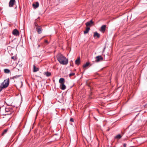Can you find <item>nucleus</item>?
I'll list each match as a JSON object with an SVG mask.
<instances>
[{"mask_svg":"<svg viewBox=\"0 0 147 147\" xmlns=\"http://www.w3.org/2000/svg\"><path fill=\"white\" fill-rule=\"evenodd\" d=\"M89 64H90L89 63V62L86 63L85 64H84L83 65V68H85L86 67H88L89 65Z\"/></svg>","mask_w":147,"mask_h":147,"instance_id":"19","label":"nucleus"},{"mask_svg":"<svg viewBox=\"0 0 147 147\" xmlns=\"http://www.w3.org/2000/svg\"><path fill=\"white\" fill-rule=\"evenodd\" d=\"M44 74L46 75L47 76L49 77L51 76V73L48 72H46L44 73Z\"/></svg>","mask_w":147,"mask_h":147,"instance_id":"17","label":"nucleus"},{"mask_svg":"<svg viewBox=\"0 0 147 147\" xmlns=\"http://www.w3.org/2000/svg\"><path fill=\"white\" fill-rule=\"evenodd\" d=\"M97 36L98 38H99L100 36V34L96 32L94 33V37Z\"/></svg>","mask_w":147,"mask_h":147,"instance_id":"13","label":"nucleus"},{"mask_svg":"<svg viewBox=\"0 0 147 147\" xmlns=\"http://www.w3.org/2000/svg\"><path fill=\"white\" fill-rule=\"evenodd\" d=\"M60 88L62 90H64L66 88V86L64 84H61L60 86Z\"/></svg>","mask_w":147,"mask_h":147,"instance_id":"9","label":"nucleus"},{"mask_svg":"<svg viewBox=\"0 0 147 147\" xmlns=\"http://www.w3.org/2000/svg\"><path fill=\"white\" fill-rule=\"evenodd\" d=\"M12 34L15 36L18 35L19 34V31L16 29H15L12 32Z\"/></svg>","mask_w":147,"mask_h":147,"instance_id":"6","label":"nucleus"},{"mask_svg":"<svg viewBox=\"0 0 147 147\" xmlns=\"http://www.w3.org/2000/svg\"><path fill=\"white\" fill-rule=\"evenodd\" d=\"M75 63L76 65H78L80 63V57H78L77 59L76 60Z\"/></svg>","mask_w":147,"mask_h":147,"instance_id":"11","label":"nucleus"},{"mask_svg":"<svg viewBox=\"0 0 147 147\" xmlns=\"http://www.w3.org/2000/svg\"><path fill=\"white\" fill-rule=\"evenodd\" d=\"M122 136L120 134H119L117 135L115 137V139H120Z\"/></svg>","mask_w":147,"mask_h":147,"instance_id":"15","label":"nucleus"},{"mask_svg":"<svg viewBox=\"0 0 147 147\" xmlns=\"http://www.w3.org/2000/svg\"><path fill=\"white\" fill-rule=\"evenodd\" d=\"M95 61L96 62H98L100 61H102L103 59V57L101 55L95 57Z\"/></svg>","mask_w":147,"mask_h":147,"instance_id":"3","label":"nucleus"},{"mask_svg":"<svg viewBox=\"0 0 147 147\" xmlns=\"http://www.w3.org/2000/svg\"><path fill=\"white\" fill-rule=\"evenodd\" d=\"M35 26H36V27H37L38 26H39L36 23H35Z\"/></svg>","mask_w":147,"mask_h":147,"instance_id":"24","label":"nucleus"},{"mask_svg":"<svg viewBox=\"0 0 147 147\" xmlns=\"http://www.w3.org/2000/svg\"><path fill=\"white\" fill-rule=\"evenodd\" d=\"M36 29L38 32V33L39 34H40L41 33L42 29L40 26H38L37 27H36Z\"/></svg>","mask_w":147,"mask_h":147,"instance_id":"4","label":"nucleus"},{"mask_svg":"<svg viewBox=\"0 0 147 147\" xmlns=\"http://www.w3.org/2000/svg\"><path fill=\"white\" fill-rule=\"evenodd\" d=\"M3 88L0 85V92L2 90Z\"/></svg>","mask_w":147,"mask_h":147,"instance_id":"23","label":"nucleus"},{"mask_svg":"<svg viewBox=\"0 0 147 147\" xmlns=\"http://www.w3.org/2000/svg\"><path fill=\"white\" fill-rule=\"evenodd\" d=\"M59 82L61 84H64L65 81L63 78H60L59 80Z\"/></svg>","mask_w":147,"mask_h":147,"instance_id":"8","label":"nucleus"},{"mask_svg":"<svg viewBox=\"0 0 147 147\" xmlns=\"http://www.w3.org/2000/svg\"><path fill=\"white\" fill-rule=\"evenodd\" d=\"M124 147H126V144H124L123 145Z\"/></svg>","mask_w":147,"mask_h":147,"instance_id":"27","label":"nucleus"},{"mask_svg":"<svg viewBox=\"0 0 147 147\" xmlns=\"http://www.w3.org/2000/svg\"><path fill=\"white\" fill-rule=\"evenodd\" d=\"M74 76V73H71V74H69V76L70 77H71V76Z\"/></svg>","mask_w":147,"mask_h":147,"instance_id":"22","label":"nucleus"},{"mask_svg":"<svg viewBox=\"0 0 147 147\" xmlns=\"http://www.w3.org/2000/svg\"><path fill=\"white\" fill-rule=\"evenodd\" d=\"M90 30V28L89 27H87L86 28L85 30L84 31V34H86Z\"/></svg>","mask_w":147,"mask_h":147,"instance_id":"14","label":"nucleus"},{"mask_svg":"<svg viewBox=\"0 0 147 147\" xmlns=\"http://www.w3.org/2000/svg\"><path fill=\"white\" fill-rule=\"evenodd\" d=\"M70 121H74V119H73V118H71L70 119Z\"/></svg>","mask_w":147,"mask_h":147,"instance_id":"25","label":"nucleus"},{"mask_svg":"<svg viewBox=\"0 0 147 147\" xmlns=\"http://www.w3.org/2000/svg\"><path fill=\"white\" fill-rule=\"evenodd\" d=\"M7 129H5L2 133V136H3L5 134H6L7 133Z\"/></svg>","mask_w":147,"mask_h":147,"instance_id":"20","label":"nucleus"},{"mask_svg":"<svg viewBox=\"0 0 147 147\" xmlns=\"http://www.w3.org/2000/svg\"><path fill=\"white\" fill-rule=\"evenodd\" d=\"M9 79L7 78L6 80H4V81L1 83V85L0 86H1L3 89L7 87L9 85Z\"/></svg>","mask_w":147,"mask_h":147,"instance_id":"2","label":"nucleus"},{"mask_svg":"<svg viewBox=\"0 0 147 147\" xmlns=\"http://www.w3.org/2000/svg\"><path fill=\"white\" fill-rule=\"evenodd\" d=\"M45 42L48 44V41L47 40H45Z\"/></svg>","mask_w":147,"mask_h":147,"instance_id":"26","label":"nucleus"},{"mask_svg":"<svg viewBox=\"0 0 147 147\" xmlns=\"http://www.w3.org/2000/svg\"><path fill=\"white\" fill-rule=\"evenodd\" d=\"M39 69L38 68L36 67L35 65H33V71L35 72L38 71Z\"/></svg>","mask_w":147,"mask_h":147,"instance_id":"16","label":"nucleus"},{"mask_svg":"<svg viewBox=\"0 0 147 147\" xmlns=\"http://www.w3.org/2000/svg\"><path fill=\"white\" fill-rule=\"evenodd\" d=\"M57 59L59 63L63 65H66L68 63V59L62 55H58Z\"/></svg>","mask_w":147,"mask_h":147,"instance_id":"1","label":"nucleus"},{"mask_svg":"<svg viewBox=\"0 0 147 147\" xmlns=\"http://www.w3.org/2000/svg\"><path fill=\"white\" fill-rule=\"evenodd\" d=\"M43 38H41L40 39H38V41L39 42H40L41 40Z\"/></svg>","mask_w":147,"mask_h":147,"instance_id":"28","label":"nucleus"},{"mask_svg":"<svg viewBox=\"0 0 147 147\" xmlns=\"http://www.w3.org/2000/svg\"><path fill=\"white\" fill-rule=\"evenodd\" d=\"M106 28V26L105 25H102L101 28V31L102 32H104Z\"/></svg>","mask_w":147,"mask_h":147,"instance_id":"12","label":"nucleus"},{"mask_svg":"<svg viewBox=\"0 0 147 147\" xmlns=\"http://www.w3.org/2000/svg\"><path fill=\"white\" fill-rule=\"evenodd\" d=\"M93 22L92 20H90L89 22H88L86 23V26L88 27L90 26L91 24H92Z\"/></svg>","mask_w":147,"mask_h":147,"instance_id":"10","label":"nucleus"},{"mask_svg":"<svg viewBox=\"0 0 147 147\" xmlns=\"http://www.w3.org/2000/svg\"><path fill=\"white\" fill-rule=\"evenodd\" d=\"M11 58L12 59H13L14 61H15L16 59V57L15 56H12L11 57Z\"/></svg>","mask_w":147,"mask_h":147,"instance_id":"21","label":"nucleus"},{"mask_svg":"<svg viewBox=\"0 0 147 147\" xmlns=\"http://www.w3.org/2000/svg\"><path fill=\"white\" fill-rule=\"evenodd\" d=\"M32 6L34 8H36L39 6V3L38 2H36L35 3L33 4Z\"/></svg>","mask_w":147,"mask_h":147,"instance_id":"7","label":"nucleus"},{"mask_svg":"<svg viewBox=\"0 0 147 147\" xmlns=\"http://www.w3.org/2000/svg\"><path fill=\"white\" fill-rule=\"evenodd\" d=\"M15 2V0H10L9 3V6L10 7H12Z\"/></svg>","mask_w":147,"mask_h":147,"instance_id":"5","label":"nucleus"},{"mask_svg":"<svg viewBox=\"0 0 147 147\" xmlns=\"http://www.w3.org/2000/svg\"><path fill=\"white\" fill-rule=\"evenodd\" d=\"M4 71L5 73L7 74H9L10 72V70L7 69H5L4 70Z\"/></svg>","mask_w":147,"mask_h":147,"instance_id":"18","label":"nucleus"}]
</instances>
